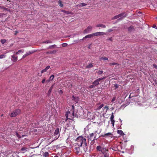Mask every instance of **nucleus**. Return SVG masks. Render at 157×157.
<instances>
[{"mask_svg":"<svg viewBox=\"0 0 157 157\" xmlns=\"http://www.w3.org/2000/svg\"><path fill=\"white\" fill-rule=\"evenodd\" d=\"M86 139L82 136H79L77 138V143L75 145L74 151L78 154L80 152H86L88 149L86 143Z\"/></svg>","mask_w":157,"mask_h":157,"instance_id":"f257e3e1","label":"nucleus"},{"mask_svg":"<svg viewBox=\"0 0 157 157\" xmlns=\"http://www.w3.org/2000/svg\"><path fill=\"white\" fill-rule=\"evenodd\" d=\"M96 148L99 154V157H109V153L107 149L100 146H97Z\"/></svg>","mask_w":157,"mask_h":157,"instance_id":"f03ea898","label":"nucleus"},{"mask_svg":"<svg viewBox=\"0 0 157 157\" xmlns=\"http://www.w3.org/2000/svg\"><path fill=\"white\" fill-rule=\"evenodd\" d=\"M126 14L125 13H123L114 16L112 18V19L114 20L120 18L118 20H121L123 17H126Z\"/></svg>","mask_w":157,"mask_h":157,"instance_id":"7ed1b4c3","label":"nucleus"},{"mask_svg":"<svg viewBox=\"0 0 157 157\" xmlns=\"http://www.w3.org/2000/svg\"><path fill=\"white\" fill-rule=\"evenodd\" d=\"M65 116L67 119H71V118L75 116L74 111L72 110L71 111V113L70 111H68L67 112Z\"/></svg>","mask_w":157,"mask_h":157,"instance_id":"20e7f679","label":"nucleus"},{"mask_svg":"<svg viewBox=\"0 0 157 157\" xmlns=\"http://www.w3.org/2000/svg\"><path fill=\"white\" fill-rule=\"evenodd\" d=\"M59 128H57L55 130L54 134L52 136V138L54 140H56L57 139L59 136Z\"/></svg>","mask_w":157,"mask_h":157,"instance_id":"39448f33","label":"nucleus"},{"mask_svg":"<svg viewBox=\"0 0 157 157\" xmlns=\"http://www.w3.org/2000/svg\"><path fill=\"white\" fill-rule=\"evenodd\" d=\"M20 113V109H16L11 113L10 117H15L19 114Z\"/></svg>","mask_w":157,"mask_h":157,"instance_id":"423d86ee","label":"nucleus"},{"mask_svg":"<svg viewBox=\"0 0 157 157\" xmlns=\"http://www.w3.org/2000/svg\"><path fill=\"white\" fill-rule=\"evenodd\" d=\"M101 129L98 128L97 130L94 132V136L93 140H96L97 139L96 138L97 134H99L101 132Z\"/></svg>","mask_w":157,"mask_h":157,"instance_id":"0eeeda50","label":"nucleus"},{"mask_svg":"<svg viewBox=\"0 0 157 157\" xmlns=\"http://www.w3.org/2000/svg\"><path fill=\"white\" fill-rule=\"evenodd\" d=\"M105 78V77H102L99 78L96 80H95L93 83V84L95 86H97L99 84V82L102 80H103Z\"/></svg>","mask_w":157,"mask_h":157,"instance_id":"6e6552de","label":"nucleus"},{"mask_svg":"<svg viewBox=\"0 0 157 157\" xmlns=\"http://www.w3.org/2000/svg\"><path fill=\"white\" fill-rule=\"evenodd\" d=\"M92 27L91 26H88L84 31V33H90L92 30Z\"/></svg>","mask_w":157,"mask_h":157,"instance_id":"1a4fd4ad","label":"nucleus"},{"mask_svg":"<svg viewBox=\"0 0 157 157\" xmlns=\"http://www.w3.org/2000/svg\"><path fill=\"white\" fill-rule=\"evenodd\" d=\"M105 34V33L103 32H97L93 33L94 36H102Z\"/></svg>","mask_w":157,"mask_h":157,"instance_id":"9d476101","label":"nucleus"},{"mask_svg":"<svg viewBox=\"0 0 157 157\" xmlns=\"http://www.w3.org/2000/svg\"><path fill=\"white\" fill-rule=\"evenodd\" d=\"M113 136V135L112 134V133H111V132H108V133H105L103 135H102L101 136L103 137H107L108 136V137H110L111 138H112Z\"/></svg>","mask_w":157,"mask_h":157,"instance_id":"9b49d317","label":"nucleus"},{"mask_svg":"<svg viewBox=\"0 0 157 157\" xmlns=\"http://www.w3.org/2000/svg\"><path fill=\"white\" fill-rule=\"evenodd\" d=\"M94 136V133H92L90 134L88 136V140H90L92 141L94 140H93Z\"/></svg>","mask_w":157,"mask_h":157,"instance_id":"f8f14e48","label":"nucleus"},{"mask_svg":"<svg viewBox=\"0 0 157 157\" xmlns=\"http://www.w3.org/2000/svg\"><path fill=\"white\" fill-rule=\"evenodd\" d=\"M17 56H15L14 55H12L11 56V59L13 62H16L17 60Z\"/></svg>","mask_w":157,"mask_h":157,"instance_id":"ddd939ff","label":"nucleus"},{"mask_svg":"<svg viewBox=\"0 0 157 157\" xmlns=\"http://www.w3.org/2000/svg\"><path fill=\"white\" fill-rule=\"evenodd\" d=\"M72 100H74L76 103H78L79 100V98L78 97H75L74 96H73L72 97Z\"/></svg>","mask_w":157,"mask_h":157,"instance_id":"4468645a","label":"nucleus"},{"mask_svg":"<svg viewBox=\"0 0 157 157\" xmlns=\"http://www.w3.org/2000/svg\"><path fill=\"white\" fill-rule=\"evenodd\" d=\"M93 36V33L92 34H89L86 36H85L84 37L82 40H84L85 38H90Z\"/></svg>","mask_w":157,"mask_h":157,"instance_id":"2eb2a0df","label":"nucleus"},{"mask_svg":"<svg viewBox=\"0 0 157 157\" xmlns=\"http://www.w3.org/2000/svg\"><path fill=\"white\" fill-rule=\"evenodd\" d=\"M104 106V105L103 104H102L101 105L97 107L96 109L95 110L97 111L99 110L102 108Z\"/></svg>","mask_w":157,"mask_h":157,"instance_id":"dca6fc26","label":"nucleus"},{"mask_svg":"<svg viewBox=\"0 0 157 157\" xmlns=\"http://www.w3.org/2000/svg\"><path fill=\"white\" fill-rule=\"evenodd\" d=\"M50 68V66H48L46 67L44 69L42 70L41 71V72L43 73L47 71Z\"/></svg>","mask_w":157,"mask_h":157,"instance_id":"f3484780","label":"nucleus"},{"mask_svg":"<svg viewBox=\"0 0 157 157\" xmlns=\"http://www.w3.org/2000/svg\"><path fill=\"white\" fill-rule=\"evenodd\" d=\"M32 53V52H31L30 51H29L28 52H27L26 53V54H25L23 56V57H22V58H25V57H26L27 56L30 54H31Z\"/></svg>","mask_w":157,"mask_h":157,"instance_id":"a211bd4d","label":"nucleus"},{"mask_svg":"<svg viewBox=\"0 0 157 157\" xmlns=\"http://www.w3.org/2000/svg\"><path fill=\"white\" fill-rule=\"evenodd\" d=\"M87 5V4L85 3H82L80 4H78L77 5V6L79 7H81L82 6H86Z\"/></svg>","mask_w":157,"mask_h":157,"instance_id":"6ab92c4d","label":"nucleus"},{"mask_svg":"<svg viewBox=\"0 0 157 157\" xmlns=\"http://www.w3.org/2000/svg\"><path fill=\"white\" fill-rule=\"evenodd\" d=\"M97 27H101L102 28H105L106 26L105 25L102 24H98L96 25Z\"/></svg>","mask_w":157,"mask_h":157,"instance_id":"aec40b11","label":"nucleus"},{"mask_svg":"<svg viewBox=\"0 0 157 157\" xmlns=\"http://www.w3.org/2000/svg\"><path fill=\"white\" fill-rule=\"evenodd\" d=\"M117 133L119 134L121 136H124V133L121 130H117Z\"/></svg>","mask_w":157,"mask_h":157,"instance_id":"412c9836","label":"nucleus"},{"mask_svg":"<svg viewBox=\"0 0 157 157\" xmlns=\"http://www.w3.org/2000/svg\"><path fill=\"white\" fill-rule=\"evenodd\" d=\"M53 85H52L51 86L50 88H49V90L48 91V94H49L51 93L52 92V89H53Z\"/></svg>","mask_w":157,"mask_h":157,"instance_id":"4be33fe9","label":"nucleus"},{"mask_svg":"<svg viewBox=\"0 0 157 157\" xmlns=\"http://www.w3.org/2000/svg\"><path fill=\"white\" fill-rule=\"evenodd\" d=\"M134 29L133 27L132 26H130L128 28V31L130 32L132 31Z\"/></svg>","mask_w":157,"mask_h":157,"instance_id":"5701e85b","label":"nucleus"},{"mask_svg":"<svg viewBox=\"0 0 157 157\" xmlns=\"http://www.w3.org/2000/svg\"><path fill=\"white\" fill-rule=\"evenodd\" d=\"M96 72L98 74L100 75L101 74L103 73V71H96Z\"/></svg>","mask_w":157,"mask_h":157,"instance_id":"b1692460","label":"nucleus"},{"mask_svg":"<svg viewBox=\"0 0 157 157\" xmlns=\"http://www.w3.org/2000/svg\"><path fill=\"white\" fill-rule=\"evenodd\" d=\"M87 116L86 117L88 119H89L90 118V112L88 111H87Z\"/></svg>","mask_w":157,"mask_h":157,"instance_id":"393cba45","label":"nucleus"},{"mask_svg":"<svg viewBox=\"0 0 157 157\" xmlns=\"http://www.w3.org/2000/svg\"><path fill=\"white\" fill-rule=\"evenodd\" d=\"M109 108L107 106H105V107H103L102 109L103 110H104L105 109V112H106L108 109Z\"/></svg>","mask_w":157,"mask_h":157,"instance_id":"a878e982","label":"nucleus"},{"mask_svg":"<svg viewBox=\"0 0 157 157\" xmlns=\"http://www.w3.org/2000/svg\"><path fill=\"white\" fill-rule=\"evenodd\" d=\"M109 65L110 66L112 65H117V66H118L119 64L117 63H110L109 64Z\"/></svg>","mask_w":157,"mask_h":157,"instance_id":"bb28decb","label":"nucleus"},{"mask_svg":"<svg viewBox=\"0 0 157 157\" xmlns=\"http://www.w3.org/2000/svg\"><path fill=\"white\" fill-rule=\"evenodd\" d=\"M58 4L61 7H63V5L62 4V2L60 0H59L58 2Z\"/></svg>","mask_w":157,"mask_h":157,"instance_id":"cd10ccee","label":"nucleus"},{"mask_svg":"<svg viewBox=\"0 0 157 157\" xmlns=\"http://www.w3.org/2000/svg\"><path fill=\"white\" fill-rule=\"evenodd\" d=\"M93 67V65L92 63H89V64L88 65L86 66L87 68H90Z\"/></svg>","mask_w":157,"mask_h":157,"instance_id":"c85d7f7f","label":"nucleus"},{"mask_svg":"<svg viewBox=\"0 0 157 157\" xmlns=\"http://www.w3.org/2000/svg\"><path fill=\"white\" fill-rule=\"evenodd\" d=\"M100 59L101 60H108V58L107 57H101L100 58Z\"/></svg>","mask_w":157,"mask_h":157,"instance_id":"c756f323","label":"nucleus"},{"mask_svg":"<svg viewBox=\"0 0 157 157\" xmlns=\"http://www.w3.org/2000/svg\"><path fill=\"white\" fill-rule=\"evenodd\" d=\"M48 152H45L43 155V156L45 157H47L48 155Z\"/></svg>","mask_w":157,"mask_h":157,"instance_id":"7c9ffc66","label":"nucleus"},{"mask_svg":"<svg viewBox=\"0 0 157 157\" xmlns=\"http://www.w3.org/2000/svg\"><path fill=\"white\" fill-rule=\"evenodd\" d=\"M6 56V55L2 54L0 55V59H2L5 58Z\"/></svg>","mask_w":157,"mask_h":157,"instance_id":"2f4dec72","label":"nucleus"},{"mask_svg":"<svg viewBox=\"0 0 157 157\" xmlns=\"http://www.w3.org/2000/svg\"><path fill=\"white\" fill-rule=\"evenodd\" d=\"M114 116L113 115V113L112 114L110 117V120L111 121L114 120Z\"/></svg>","mask_w":157,"mask_h":157,"instance_id":"473e14b6","label":"nucleus"},{"mask_svg":"<svg viewBox=\"0 0 157 157\" xmlns=\"http://www.w3.org/2000/svg\"><path fill=\"white\" fill-rule=\"evenodd\" d=\"M6 40L5 39H2L1 40V42L2 44H4L6 43Z\"/></svg>","mask_w":157,"mask_h":157,"instance_id":"72a5a7b5","label":"nucleus"},{"mask_svg":"<svg viewBox=\"0 0 157 157\" xmlns=\"http://www.w3.org/2000/svg\"><path fill=\"white\" fill-rule=\"evenodd\" d=\"M54 75H51L49 78L50 80H52L54 78Z\"/></svg>","mask_w":157,"mask_h":157,"instance_id":"f704fd0d","label":"nucleus"},{"mask_svg":"<svg viewBox=\"0 0 157 157\" xmlns=\"http://www.w3.org/2000/svg\"><path fill=\"white\" fill-rule=\"evenodd\" d=\"M67 45V43H64L62 44V46L63 47H65Z\"/></svg>","mask_w":157,"mask_h":157,"instance_id":"c9c22d12","label":"nucleus"},{"mask_svg":"<svg viewBox=\"0 0 157 157\" xmlns=\"http://www.w3.org/2000/svg\"><path fill=\"white\" fill-rule=\"evenodd\" d=\"M56 45L55 44L52 45V46H50L49 47V48H54V47H56Z\"/></svg>","mask_w":157,"mask_h":157,"instance_id":"e433bc0d","label":"nucleus"},{"mask_svg":"<svg viewBox=\"0 0 157 157\" xmlns=\"http://www.w3.org/2000/svg\"><path fill=\"white\" fill-rule=\"evenodd\" d=\"M111 121V124H112L113 125V126H114V120H112V121Z\"/></svg>","mask_w":157,"mask_h":157,"instance_id":"4c0bfd02","label":"nucleus"},{"mask_svg":"<svg viewBox=\"0 0 157 157\" xmlns=\"http://www.w3.org/2000/svg\"><path fill=\"white\" fill-rule=\"evenodd\" d=\"M81 110L82 113V114H79V113H78V112H77V115L81 116V115H82V114L83 113V111L82 110V109H81Z\"/></svg>","mask_w":157,"mask_h":157,"instance_id":"58836bf2","label":"nucleus"},{"mask_svg":"<svg viewBox=\"0 0 157 157\" xmlns=\"http://www.w3.org/2000/svg\"><path fill=\"white\" fill-rule=\"evenodd\" d=\"M114 87L115 89L118 88V85L117 84H116L114 86Z\"/></svg>","mask_w":157,"mask_h":157,"instance_id":"ea45409f","label":"nucleus"},{"mask_svg":"<svg viewBox=\"0 0 157 157\" xmlns=\"http://www.w3.org/2000/svg\"><path fill=\"white\" fill-rule=\"evenodd\" d=\"M46 43H52L51 41L50 40H47L44 42Z\"/></svg>","mask_w":157,"mask_h":157,"instance_id":"a19ab883","label":"nucleus"},{"mask_svg":"<svg viewBox=\"0 0 157 157\" xmlns=\"http://www.w3.org/2000/svg\"><path fill=\"white\" fill-rule=\"evenodd\" d=\"M62 11L63 12H64L65 13H67V14H69V12L68 11H66L63 10Z\"/></svg>","mask_w":157,"mask_h":157,"instance_id":"79ce46f5","label":"nucleus"},{"mask_svg":"<svg viewBox=\"0 0 157 157\" xmlns=\"http://www.w3.org/2000/svg\"><path fill=\"white\" fill-rule=\"evenodd\" d=\"M26 150V148L25 147H22L21 148V150L22 151H25Z\"/></svg>","mask_w":157,"mask_h":157,"instance_id":"37998d69","label":"nucleus"},{"mask_svg":"<svg viewBox=\"0 0 157 157\" xmlns=\"http://www.w3.org/2000/svg\"><path fill=\"white\" fill-rule=\"evenodd\" d=\"M132 94H133L132 93L130 94L129 96V98H131V96L133 97V96H134V95H133Z\"/></svg>","mask_w":157,"mask_h":157,"instance_id":"c03bdc74","label":"nucleus"},{"mask_svg":"<svg viewBox=\"0 0 157 157\" xmlns=\"http://www.w3.org/2000/svg\"><path fill=\"white\" fill-rule=\"evenodd\" d=\"M115 100H116V98L115 97H114L112 98L111 101L112 102H113V101H115Z\"/></svg>","mask_w":157,"mask_h":157,"instance_id":"a18cd8bd","label":"nucleus"},{"mask_svg":"<svg viewBox=\"0 0 157 157\" xmlns=\"http://www.w3.org/2000/svg\"><path fill=\"white\" fill-rule=\"evenodd\" d=\"M153 67H154L156 69H157V65L156 64H153Z\"/></svg>","mask_w":157,"mask_h":157,"instance_id":"49530a36","label":"nucleus"},{"mask_svg":"<svg viewBox=\"0 0 157 157\" xmlns=\"http://www.w3.org/2000/svg\"><path fill=\"white\" fill-rule=\"evenodd\" d=\"M59 94H62L63 93V92L62 90H60L59 91Z\"/></svg>","mask_w":157,"mask_h":157,"instance_id":"de8ad7c7","label":"nucleus"},{"mask_svg":"<svg viewBox=\"0 0 157 157\" xmlns=\"http://www.w3.org/2000/svg\"><path fill=\"white\" fill-rule=\"evenodd\" d=\"M95 86L93 84V85L90 86V88H92L94 87Z\"/></svg>","mask_w":157,"mask_h":157,"instance_id":"09e8293b","label":"nucleus"},{"mask_svg":"<svg viewBox=\"0 0 157 157\" xmlns=\"http://www.w3.org/2000/svg\"><path fill=\"white\" fill-rule=\"evenodd\" d=\"M18 52L19 53H21V52H24V51H22V50H19L18 51Z\"/></svg>","mask_w":157,"mask_h":157,"instance_id":"8fccbe9b","label":"nucleus"},{"mask_svg":"<svg viewBox=\"0 0 157 157\" xmlns=\"http://www.w3.org/2000/svg\"><path fill=\"white\" fill-rule=\"evenodd\" d=\"M113 30L112 29H109L108 30V31L109 32H110L112 31Z\"/></svg>","mask_w":157,"mask_h":157,"instance_id":"3c124183","label":"nucleus"},{"mask_svg":"<svg viewBox=\"0 0 157 157\" xmlns=\"http://www.w3.org/2000/svg\"><path fill=\"white\" fill-rule=\"evenodd\" d=\"M45 79H43L42 80V83H44V82H45Z\"/></svg>","mask_w":157,"mask_h":157,"instance_id":"603ef678","label":"nucleus"},{"mask_svg":"<svg viewBox=\"0 0 157 157\" xmlns=\"http://www.w3.org/2000/svg\"><path fill=\"white\" fill-rule=\"evenodd\" d=\"M14 53H15V54H16V55H18V54H19V52H14Z\"/></svg>","mask_w":157,"mask_h":157,"instance_id":"864d4df0","label":"nucleus"},{"mask_svg":"<svg viewBox=\"0 0 157 157\" xmlns=\"http://www.w3.org/2000/svg\"><path fill=\"white\" fill-rule=\"evenodd\" d=\"M156 27H157V26H156V25H153V28H155Z\"/></svg>","mask_w":157,"mask_h":157,"instance_id":"5fc2aeb1","label":"nucleus"},{"mask_svg":"<svg viewBox=\"0 0 157 157\" xmlns=\"http://www.w3.org/2000/svg\"><path fill=\"white\" fill-rule=\"evenodd\" d=\"M50 79L49 80H46V82H48L50 81Z\"/></svg>","mask_w":157,"mask_h":157,"instance_id":"6e6d98bb","label":"nucleus"},{"mask_svg":"<svg viewBox=\"0 0 157 157\" xmlns=\"http://www.w3.org/2000/svg\"><path fill=\"white\" fill-rule=\"evenodd\" d=\"M109 40H110V41H112V39L111 38H109Z\"/></svg>","mask_w":157,"mask_h":157,"instance_id":"4d7b16f0","label":"nucleus"},{"mask_svg":"<svg viewBox=\"0 0 157 157\" xmlns=\"http://www.w3.org/2000/svg\"><path fill=\"white\" fill-rule=\"evenodd\" d=\"M119 120L121 122H122V120L121 119H119Z\"/></svg>","mask_w":157,"mask_h":157,"instance_id":"13d9d810","label":"nucleus"},{"mask_svg":"<svg viewBox=\"0 0 157 157\" xmlns=\"http://www.w3.org/2000/svg\"><path fill=\"white\" fill-rule=\"evenodd\" d=\"M72 108L73 109H74V106H73V105H72Z\"/></svg>","mask_w":157,"mask_h":157,"instance_id":"bf43d9fd","label":"nucleus"},{"mask_svg":"<svg viewBox=\"0 0 157 157\" xmlns=\"http://www.w3.org/2000/svg\"><path fill=\"white\" fill-rule=\"evenodd\" d=\"M68 138L67 139V140H66V142H67V141L68 140Z\"/></svg>","mask_w":157,"mask_h":157,"instance_id":"052dcab7","label":"nucleus"},{"mask_svg":"<svg viewBox=\"0 0 157 157\" xmlns=\"http://www.w3.org/2000/svg\"><path fill=\"white\" fill-rule=\"evenodd\" d=\"M54 157H59L58 156H55Z\"/></svg>","mask_w":157,"mask_h":157,"instance_id":"680f3d73","label":"nucleus"},{"mask_svg":"<svg viewBox=\"0 0 157 157\" xmlns=\"http://www.w3.org/2000/svg\"><path fill=\"white\" fill-rule=\"evenodd\" d=\"M2 14L0 13V16H1Z\"/></svg>","mask_w":157,"mask_h":157,"instance_id":"e2e57ef3","label":"nucleus"},{"mask_svg":"<svg viewBox=\"0 0 157 157\" xmlns=\"http://www.w3.org/2000/svg\"><path fill=\"white\" fill-rule=\"evenodd\" d=\"M155 29H157V27H156L155 28Z\"/></svg>","mask_w":157,"mask_h":157,"instance_id":"0e129e2a","label":"nucleus"},{"mask_svg":"<svg viewBox=\"0 0 157 157\" xmlns=\"http://www.w3.org/2000/svg\"><path fill=\"white\" fill-rule=\"evenodd\" d=\"M17 136H18V134L17 133Z\"/></svg>","mask_w":157,"mask_h":157,"instance_id":"69168bd1","label":"nucleus"},{"mask_svg":"<svg viewBox=\"0 0 157 157\" xmlns=\"http://www.w3.org/2000/svg\"><path fill=\"white\" fill-rule=\"evenodd\" d=\"M82 39H81L80 40H82Z\"/></svg>","mask_w":157,"mask_h":157,"instance_id":"338daca9","label":"nucleus"},{"mask_svg":"<svg viewBox=\"0 0 157 157\" xmlns=\"http://www.w3.org/2000/svg\"><path fill=\"white\" fill-rule=\"evenodd\" d=\"M17 33V31H16V33Z\"/></svg>","mask_w":157,"mask_h":157,"instance_id":"774afa93","label":"nucleus"}]
</instances>
